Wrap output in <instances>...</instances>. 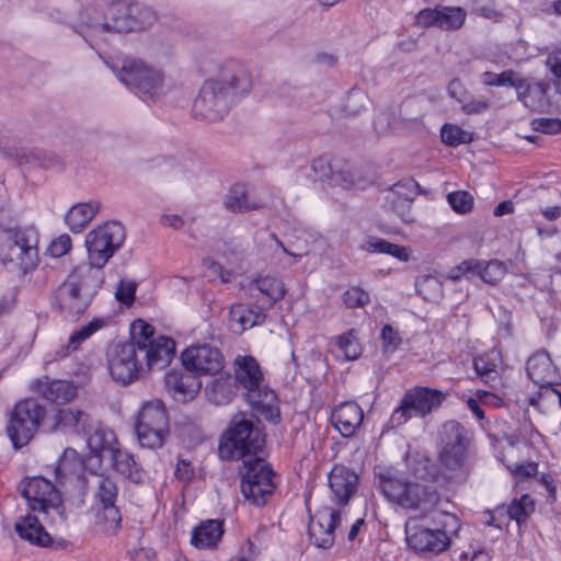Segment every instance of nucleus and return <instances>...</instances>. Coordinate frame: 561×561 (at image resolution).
Returning <instances> with one entry per match:
<instances>
[{"label": "nucleus", "instance_id": "36", "mask_svg": "<svg viewBox=\"0 0 561 561\" xmlns=\"http://www.w3.org/2000/svg\"><path fill=\"white\" fill-rule=\"evenodd\" d=\"M407 466L414 481L427 484L436 479L438 469L434 461L420 453L409 454L407 456Z\"/></svg>", "mask_w": 561, "mask_h": 561}, {"label": "nucleus", "instance_id": "55", "mask_svg": "<svg viewBox=\"0 0 561 561\" xmlns=\"http://www.w3.org/2000/svg\"><path fill=\"white\" fill-rule=\"evenodd\" d=\"M72 248V240L68 233H61L48 244L45 255L54 259L66 255Z\"/></svg>", "mask_w": 561, "mask_h": 561}, {"label": "nucleus", "instance_id": "18", "mask_svg": "<svg viewBox=\"0 0 561 561\" xmlns=\"http://www.w3.org/2000/svg\"><path fill=\"white\" fill-rule=\"evenodd\" d=\"M341 520L340 511L331 507H323L318 511L309 524V536L313 543L319 548H330L334 542V531Z\"/></svg>", "mask_w": 561, "mask_h": 561}, {"label": "nucleus", "instance_id": "34", "mask_svg": "<svg viewBox=\"0 0 561 561\" xmlns=\"http://www.w3.org/2000/svg\"><path fill=\"white\" fill-rule=\"evenodd\" d=\"M225 207L232 213H244L259 209L263 205L251 198L247 187L242 183L232 185L224 199Z\"/></svg>", "mask_w": 561, "mask_h": 561}, {"label": "nucleus", "instance_id": "1", "mask_svg": "<svg viewBox=\"0 0 561 561\" xmlns=\"http://www.w3.org/2000/svg\"><path fill=\"white\" fill-rule=\"evenodd\" d=\"M102 276L91 265L75 266L53 296V306L69 321H78L90 308L101 286Z\"/></svg>", "mask_w": 561, "mask_h": 561}, {"label": "nucleus", "instance_id": "16", "mask_svg": "<svg viewBox=\"0 0 561 561\" xmlns=\"http://www.w3.org/2000/svg\"><path fill=\"white\" fill-rule=\"evenodd\" d=\"M213 79L219 82L233 100L248 94L253 87V79L248 68L234 59L222 62L217 77Z\"/></svg>", "mask_w": 561, "mask_h": 561}, {"label": "nucleus", "instance_id": "19", "mask_svg": "<svg viewBox=\"0 0 561 561\" xmlns=\"http://www.w3.org/2000/svg\"><path fill=\"white\" fill-rule=\"evenodd\" d=\"M526 373L535 385L541 389L552 390L554 394L560 397L552 389V386L559 380V374L548 352L541 350L533 353L527 359Z\"/></svg>", "mask_w": 561, "mask_h": 561}, {"label": "nucleus", "instance_id": "60", "mask_svg": "<svg viewBox=\"0 0 561 561\" xmlns=\"http://www.w3.org/2000/svg\"><path fill=\"white\" fill-rule=\"evenodd\" d=\"M369 300V294L357 286L348 288L343 295V301L348 308L364 307Z\"/></svg>", "mask_w": 561, "mask_h": 561}, {"label": "nucleus", "instance_id": "4", "mask_svg": "<svg viewBox=\"0 0 561 561\" xmlns=\"http://www.w3.org/2000/svg\"><path fill=\"white\" fill-rule=\"evenodd\" d=\"M234 377L245 391L248 403L266 420L278 419L276 396L264 383V375L259 362L251 355H238L233 362Z\"/></svg>", "mask_w": 561, "mask_h": 561}, {"label": "nucleus", "instance_id": "31", "mask_svg": "<svg viewBox=\"0 0 561 561\" xmlns=\"http://www.w3.org/2000/svg\"><path fill=\"white\" fill-rule=\"evenodd\" d=\"M37 511L48 513L55 512L64 518L62 499L59 490L46 478L37 476Z\"/></svg>", "mask_w": 561, "mask_h": 561}, {"label": "nucleus", "instance_id": "9", "mask_svg": "<svg viewBox=\"0 0 561 561\" xmlns=\"http://www.w3.org/2000/svg\"><path fill=\"white\" fill-rule=\"evenodd\" d=\"M244 466L241 492L252 504L264 505L276 488L275 472L270 465L257 457L244 460Z\"/></svg>", "mask_w": 561, "mask_h": 561}, {"label": "nucleus", "instance_id": "17", "mask_svg": "<svg viewBox=\"0 0 561 561\" xmlns=\"http://www.w3.org/2000/svg\"><path fill=\"white\" fill-rule=\"evenodd\" d=\"M117 497V488L115 482L107 477H100L95 499L102 507V513L98 514L99 522L104 523L106 533H115L121 526V514L115 506Z\"/></svg>", "mask_w": 561, "mask_h": 561}, {"label": "nucleus", "instance_id": "21", "mask_svg": "<svg viewBox=\"0 0 561 561\" xmlns=\"http://www.w3.org/2000/svg\"><path fill=\"white\" fill-rule=\"evenodd\" d=\"M113 322L112 316H100L92 318L88 323L75 329L68 337L66 345H61L55 352L54 359H61L77 351L79 346L94 334L108 328Z\"/></svg>", "mask_w": 561, "mask_h": 561}, {"label": "nucleus", "instance_id": "23", "mask_svg": "<svg viewBox=\"0 0 561 561\" xmlns=\"http://www.w3.org/2000/svg\"><path fill=\"white\" fill-rule=\"evenodd\" d=\"M363 409L354 401H346L334 408L331 421L334 428L344 437H351L362 425Z\"/></svg>", "mask_w": 561, "mask_h": 561}, {"label": "nucleus", "instance_id": "61", "mask_svg": "<svg viewBox=\"0 0 561 561\" xmlns=\"http://www.w3.org/2000/svg\"><path fill=\"white\" fill-rule=\"evenodd\" d=\"M131 329L135 335H139L137 342H134L139 350L141 344L149 343V341L157 340L154 337V329L151 324L147 323L142 319H137L133 322Z\"/></svg>", "mask_w": 561, "mask_h": 561}, {"label": "nucleus", "instance_id": "24", "mask_svg": "<svg viewBox=\"0 0 561 561\" xmlns=\"http://www.w3.org/2000/svg\"><path fill=\"white\" fill-rule=\"evenodd\" d=\"M517 99L530 111L547 112L550 101L547 95L548 85L543 82H533L526 78H519L515 88Z\"/></svg>", "mask_w": 561, "mask_h": 561}, {"label": "nucleus", "instance_id": "27", "mask_svg": "<svg viewBox=\"0 0 561 561\" xmlns=\"http://www.w3.org/2000/svg\"><path fill=\"white\" fill-rule=\"evenodd\" d=\"M224 533L222 520L206 519L192 530L191 543L202 550L214 549L218 546Z\"/></svg>", "mask_w": 561, "mask_h": 561}, {"label": "nucleus", "instance_id": "12", "mask_svg": "<svg viewBox=\"0 0 561 561\" xmlns=\"http://www.w3.org/2000/svg\"><path fill=\"white\" fill-rule=\"evenodd\" d=\"M439 437L443 466L450 470L460 469L467 459L470 432L458 422L448 421L442 426Z\"/></svg>", "mask_w": 561, "mask_h": 561}, {"label": "nucleus", "instance_id": "57", "mask_svg": "<svg viewBox=\"0 0 561 561\" xmlns=\"http://www.w3.org/2000/svg\"><path fill=\"white\" fill-rule=\"evenodd\" d=\"M506 469L517 480H525L535 477L538 473V463L536 461H527L520 463L504 462Z\"/></svg>", "mask_w": 561, "mask_h": 561}, {"label": "nucleus", "instance_id": "11", "mask_svg": "<svg viewBox=\"0 0 561 561\" xmlns=\"http://www.w3.org/2000/svg\"><path fill=\"white\" fill-rule=\"evenodd\" d=\"M233 102L224 87L210 78L199 89L193 103V114L196 118L217 122L228 114Z\"/></svg>", "mask_w": 561, "mask_h": 561}, {"label": "nucleus", "instance_id": "52", "mask_svg": "<svg viewBox=\"0 0 561 561\" xmlns=\"http://www.w3.org/2000/svg\"><path fill=\"white\" fill-rule=\"evenodd\" d=\"M447 202L457 214L465 215L473 208V197L466 191H456L447 195Z\"/></svg>", "mask_w": 561, "mask_h": 561}, {"label": "nucleus", "instance_id": "45", "mask_svg": "<svg viewBox=\"0 0 561 561\" xmlns=\"http://www.w3.org/2000/svg\"><path fill=\"white\" fill-rule=\"evenodd\" d=\"M334 344L342 353L345 360H354L362 354L355 330H348L334 339Z\"/></svg>", "mask_w": 561, "mask_h": 561}, {"label": "nucleus", "instance_id": "44", "mask_svg": "<svg viewBox=\"0 0 561 561\" xmlns=\"http://www.w3.org/2000/svg\"><path fill=\"white\" fill-rule=\"evenodd\" d=\"M419 190L420 185L415 178H402L391 185L387 201H391L394 204V197H398L403 202H411L417 195Z\"/></svg>", "mask_w": 561, "mask_h": 561}, {"label": "nucleus", "instance_id": "38", "mask_svg": "<svg viewBox=\"0 0 561 561\" xmlns=\"http://www.w3.org/2000/svg\"><path fill=\"white\" fill-rule=\"evenodd\" d=\"M230 327L234 332H243L254 325L261 324L265 316L242 304L233 305L230 308Z\"/></svg>", "mask_w": 561, "mask_h": 561}, {"label": "nucleus", "instance_id": "26", "mask_svg": "<svg viewBox=\"0 0 561 561\" xmlns=\"http://www.w3.org/2000/svg\"><path fill=\"white\" fill-rule=\"evenodd\" d=\"M404 404L410 405L414 416H425L434 409H437L444 396L440 391L430 388H414L404 396Z\"/></svg>", "mask_w": 561, "mask_h": 561}, {"label": "nucleus", "instance_id": "51", "mask_svg": "<svg viewBox=\"0 0 561 561\" xmlns=\"http://www.w3.org/2000/svg\"><path fill=\"white\" fill-rule=\"evenodd\" d=\"M482 83L488 87H513L516 88L519 76L514 70H506L501 73L485 71L482 73Z\"/></svg>", "mask_w": 561, "mask_h": 561}, {"label": "nucleus", "instance_id": "14", "mask_svg": "<svg viewBox=\"0 0 561 561\" xmlns=\"http://www.w3.org/2000/svg\"><path fill=\"white\" fill-rule=\"evenodd\" d=\"M184 368L195 374L215 376L222 371L225 358L221 352L209 344H195L186 347L181 354Z\"/></svg>", "mask_w": 561, "mask_h": 561}, {"label": "nucleus", "instance_id": "64", "mask_svg": "<svg viewBox=\"0 0 561 561\" xmlns=\"http://www.w3.org/2000/svg\"><path fill=\"white\" fill-rule=\"evenodd\" d=\"M367 100V96L365 93L360 91H352L348 96L347 101L345 103V111L350 115H356L360 112L362 108L365 106V102Z\"/></svg>", "mask_w": 561, "mask_h": 561}, {"label": "nucleus", "instance_id": "28", "mask_svg": "<svg viewBox=\"0 0 561 561\" xmlns=\"http://www.w3.org/2000/svg\"><path fill=\"white\" fill-rule=\"evenodd\" d=\"M87 446L90 455L101 462L105 455L111 456V453L119 446V442L112 428L99 425L88 435Z\"/></svg>", "mask_w": 561, "mask_h": 561}, {"label": "nucleus", "instance_id": "8", "mask_svg": "<svg viewBox=\"0 0 561 561\" xmlns=\"http://www.w3.org/2000/svg\"><path fill=\"white\" fill-rule=\"evenodd\" d=\"M263 439L260 433H254L252 423L242 417L231 420L219 443V455L232 460L257 454Z\"/></svg>", "mask_w": 561, "mask_h": 561}, {"label": "nucleus", "instance_id": "62", "mask_svg": "<svg viewBox=\"0 0 561 561\" xmlns=\"http://www.w3.org/2000/svg\"><path fill=\"white\" fill-rule=\"evenodd\" d=\"M530 125L535 131L547 135H554L561 131V119L559 118H535Z\"/></svg>", "mask_w": 561, "mask_h": 561}, {"label": "nucleus", "instance_id": "48", "mask_svg": "<svg viewBox=\"0 0 561 561\" xmlns=\"http://www.w3.org/2000/svg\"><path fill=\"white\" fill-rule=\"evenodd\" d=\"M355 178H319L317 187L328 192L333 198H337L341 191L351 190Z\"/></svg>", "mask_w": 561, "mask_h": 561}, {"label": "nucleus", "instance_id": "32", "mask_svg": "<svg viewBox=\"0 0 561 561\" xmlns=\"http://www.w3.org/2000/svg\"><path fill=\"white\" fill-rule=\"evenodd\" d=\"M100 208L96 202H84L73 205L66 214L65 221L73 233H80L95 217Z\"/></svg>", "mask_w": 561, "mask_h": 561}, {"label": "nucleus", "instance_id": "59", "mask_svg": "<svg viewBox=\"0 0 561 561\" xmlns=\"http://www.w3.org/2000/svg\"><path fill=\"white\" fill-rule=\"evenodd\" d=\"M15 531L22 539L35 543V515L21 516L15 523Z\"/></svg>", "mask_w": 561, "mask_h": 561}, {"label": "nucleus", "instance_id": "37", "mask_svg": "<svg viewBox=\"0 0 561 561\" xmlns=\"http://www.w3.org/2000/svg\"><path fill=\"white\" fill-rule=\"evenodd\" d=\"M219 377L211 380L205 387L207 400L216 405L228 403L233 393L234 385L229 374H218Z\"/></svg>", "mask_w": 561, "mask_h": 561}, {"label": "nucleus", "instance_id": "56", "mask_svg": "<svg viewBox=\"0 0 561 561\" xmlns=\"http://www.w3.org/2000/svg\"><path fill=\"white\" fill-rule=\"evenodd\" d=\"M481 266H482V261H480V260H476V259L466 260V261L461 262L460 264H458L457 266L453 267L448 272L447 278H449L451 280H457L463 276L469 277V276L477 275V271Z\"/></svg>", "mask_w": 561, "mask_h": 561}, {"label": "nucleus", "instance_id": "33", "mask_svg": "<svg viewBox=\"0 0 561 561\" xmlns=\"http://www.w3.org/2000/svg\"><path fill=\"white\" fill-rule=\"evenodd\" d=\"M37 392L50 402L62 404L76 398L77 387L68 380H53L46 385L37 380Z\"/></svg>", "mask_w": 561, "mask_h": 561}, {"label": "nucleus", "instance_id": "39", "mask_svg": "<svg viewBox=\"0 0 561 561\" xmlns=\"http://www.w3.org/2000/svg\"><path fill=\"white\" fill-rule=\"evenodd\" d=\"M500 362V353L492 350L473 359V368L482 381L494 387L500 381L496 370Z\"/></svg>", "mask_w": 561, "mask_h": 561}, {"label": "nucleus", "instance_id": "6", "mask_svg": "<svg viewBox=\"0 0 561 561\" xmlns=\"http://www.w3.org/2000/svg\"><path fill=\"white\" fill-rule=\"evenodd\" d=\"M125 239V228L121 222L111 220L98 225L85 234L88 262L80 265H91L92 270L100 272L122 248Z\"/></svg>", "mask_w": 561, "mask_h": 561}, {"label": "nucleus", "instance_id": "29", "mask_svg": "<svg viewBox=\"0 0 561 561\" xmlns=\"http://www.w3.org/2000/svg\"><path fill=\"white\" fill-rule=\"evenodd\" d=\"M53 420V430L81 434L85 432L90 417L83 410L66 408L58 410Z\"/></svg>", "mask_w": 561, "mask_h": 561}, {"label": "nucleus", "instance_id": "58", "mask_svg": "<svg viewBox=\"0 0 561 561\" xmlns=\"http://www.w3.org/2000/svg\"><path fill=\"white\" fill-rule=\"evenodd\" d=\"M137 284L133 280L122 279L117 284L115 298L125 307H130L135 301Z\"/></svg>", "mask_w": 561, "mask_h": 561}, {"label": "nucleus", "instance_id": "46", "mask_svg": "<svg viewBox=\"0 0 561 561\" xmlns=\"http://www.w3.org/2000/svg\"><path fill=\"white\" fill-rule=\"evenodd\" d=\"M81 468V458L73 448H66L55 468L56 479L60 481L68 474H75Z\"/></svg>", "mask_w": 561, "mask_h": 561}, {"label": "nucleus", "instance_id": "47", "mask_svg": "<svg viewBox=\"0 0 561 561\" xmlns=\"http://www.w3.org/2000/svg\"><path fill=\"white\" fill-rule=\"evenodd\" d=\"M33 250L30 239L23 232H16L14 239L10 244V251L12 260H18L24 268L27 267V263L31 260V252Z\"/></svg>", "mask_w": 561, "mask_h": 561}, {"label": "nucleus", "instance_id": "54", "mask_svg": "<svg viewBox=\"0 0 561 561\" xmlns=\"http://www.w3.org/2000/svg\"><path fill=\"white\" fill-rule=\"evenodd\" d=\"M194 218L188 217L186 215H178V214H162L160 217V224L163 227H169L174 230H181L187 227V232L193 237L197 238L195 233L192 231V224L194 222Z\"/></svg>", "mask_w": 561, "mask_h": 561}, {"label": "nucleus", "instance_id": "41", "mask_svg": "<svg viewBox=\"0 0 561 561\" xmlns=\"http://www.w3.org/2000/svg\"><path fill=\"white\" fill-rule=\"evenodd\" d=\"M254 289L265 295L271 304L282 299L286 293L283 282L271 276L260 277L252 280L250 283L249 290L252 294Z\"/></svg>", "mask_w": 561, "mask_h": 561}, {"label": "nucleus", "instance_id": "13", "mask_svg": "<svg viewBox=\"0 0 561 561\" xmlns=\"http://www.w3.org/2000/svg\"><path fill=\"white\" fill-rule=\"evenodd\" d=\"M135 343H117L107 352V365L112 378L122 385H128L138 379L142 364L138 358Z\"/></svg>", "mask_w": 561, "mask_h": 561}, {"label": "nucleus", "instance_id": "20", "mask_svg": "<svg viewBox=\"0 0 561 561\" xmlns=\"http://www.w3.org/2000/svg\"><path fill=\"white\" fill-rule=\"evenodd\" d=\"M164 385L167 392L180 403L192 401L202 388V381L197 376L180 369L168 371L164 376Z\"/></svg>", "mask_w": 561, "mask_h": 561}, {"label": "nucleus", "instance_id": "3", "mask_svg": "<svg viewBox=\"0 0 561 561\" xmlns=\"http://www.w3.org/2000/svg\"><path fill=\"white\" fill-rule=\"evenodd\" d=\"M378 489L391 503L403 510L420 511L424 515L438 503L437 492L428 484L410 480L400 471L386 468L377 474Z\"/></svg>", "mask_w": 561, "mask_h": 561}, {"label": "nucleus", "instance_id": "43", "mask_svg": "<svg viewBox=\"0 0 561 561\" xmlns=\"http://www.w3.org/2000/svg\"><path fill=\"white\" fill-rule=\"evenodd\" d=\"M535 503L530 495L524 494L519 499H514L506 508L499 507L497 512L505 511L508 518L516 520L518 525L525 522L534 512Z\"/></svg>", "mask_w": 561, "mask_h": 561}, {"label": "nucleus", "instance_id": "2", "mask_svg": "<svg viewBox=\"0 0 561 561\" xmlns=\"http://www.w3.org/2000/svg\"><path fill=\"white\" fill-rule=\"evenodd\" d=\"M435 527H431L417 517H410L404 526L405 542L409 549L422 556H437L446 551L454 536L460 529V522L455 514L444 511L435 512Z\"/></svg>", "mask_w": 561, "mask_h": 561}, {"label": "nucleus", "instance_id": "40", "mask_svg": "<svg viewBox=\"0 0 561 561\" xmlns=\"http://www.w3.org/2000/svg\"><path fill=\"white\" fill-rule=\"evenodd\" d=\"M310 169L318 175H343L351 172V164L342 157L321 156L312 161Z\"/></svg>", "mask_w": 561, "mask_h": 561}, {"label": "nucleus", "instance_id": "35", "mask_svg": "<svg viewBox=\"0 0 561 561\" xmlns=\"http://www.w3.org/2000/svg\"><path fill=\"white\" fill-rule=\"evenodd\" d=\"M358 248L368 253L388 254L401 262H408L411 254L409 248L388 242L378 237H367Z\"/></svg>", "mask_w": 561, "mask_h": 561}, {"label": "nucleus", "instance_id": "63", "mask_svg": "<svg viewBox=\"0 0 561 561\" xmlns=\"http://www.w3.org/2000/svg\"><path fill=\"white\" fill-rule=\"evenodd\" d=\"M18 492L25 500L26 505L33 512L35 511V486H34V478L26 477L24 478L19 486Z\"/></svg>", "mask_w": 561, "mask_h": 561}, {"label": "nucleus", "instance_id": "50", "mask_svg": "<svg viewBox=\"0 0 561 561\" xmlns=\"http://www.w3.org/2000/svg\"><path fill=\"white\" fill-rule=\"evenodd\" d=\"M443 142L456 147L472 140V134L453 124H445L440 129Z\"/></svg>", "mask_w": 561, "mask_h": 561}, {"label": "nucleus", "instance_id": "30", "mask_svg": "<svg viewBox=\"0 0 561 561\" xmlns=\"http://www.w3.org/2000/svg\"><path fill=\"white\" fill-rule=\"evenodd\" d=\"M110 460L111 467L121 476L135 483L144 481L145 472L130 451L118 446L111 453Z\"/></svg>", "mask_w": 561, "mask_h": 561}, {"label": "nucleus", "instance_id": "10", "mask_svg": "<svg viewBox=\"0 0 561 561\" xmlns=\"http://www.w3.org/2000/svg\"><path fill=\"white\" fill-rule=\"evenodd\" d=\"M118 79L138 94L153 99L163 89V73L138 59H126L118 72Z\"/></svg>", "mask_w": 561, "mask_h": 561}, {"label": "nucleus", "instance_id": "49", "mask_svg": "<svg viewBox=\"0 0 561 561\" xmlns=\"http://www.w3.org/2000/svg\"><path fill=\"white\" fill-rule=\"evenodd\" d=\"M506 274V266L499 260L489 262L482 261V266L478 268L477 275L488 284H495L500 282Z\"/></svg>", "mask_w": 561, "mask_h": 561}, {"label": "nucleus", "instance_id": "7", "mask_svg": "<svg viewBox=\"0 0 561 561\" xmlns=\"http://www.w3.org/2000/svg\"><path fill=\"white\" fill-rule=\"evenodd\" d=\"M134 428L142 448L162 447L169 434V413L161 399L144 401L135 416Z\"/></svg>", "mask_w": 561, "mask_h": 561}, {"label": "nucleus", "instance_id": "5", "mask_svg": "<svg viewBox=\"0 0 561 561\" xmlns=\"http://www.w3.org/2000/svg\"><path fill=\"white\" fill-rule=\"evenodd\" d=\"M112 24L87 22L84 25L75 27V32L92 46L93 42L105 39L103 35L108 32L123 33L144 30L152 25L157 19L154 11L149 7L116 4L112 8Z\"/></svg>", "mask_w": 561, "mask_h": 561}, {"label": "nucleus", "instance_id": "53", "mask_svg": "<svg viewBox=\"0 0 561 561\" xmlns=\"http://www.w3.org/2000/svg\"><path fill=\"white\" fill-rule=\"evenodd\" d=\"M380 339L382 342V352L385 354L394 353L402 342L400 332L397 329H394L391 324H385L382 327L380 332Z\"/></svg>", "mask_w": 561, "mask_h": 561}, {"label": "nucleus", "instance_id": "42", "mask_svg": "<svg viewBox=\"0 0 561 561\" xmlns=\"http://www.w3.org/2000/svg\"><path fill=\"white\" fill-rule=\"evenodd\" d=\"M438 27L444 31L460 30L467 19V12L460 7L438 5Z\"/></svg>", "mask_w": 561, "mask_h": 561}, {"label": "nucleus", "instance_id": "25", "mask_svg": "<svg viewBox=\"0 0 561 561\" xmlns=\"http://www.w3.org/2000/svg\"><path fill=\"white\" fill-rule=\"evenodd\" d=\"M138 351L146 358L149 370L162 369L170 364L174 355L175 343L171 337L160 335L157 340L141 344Z\"/></svg>", "mask_w": 561, "mask_h": 561}, {"label": "nucleus", "instance_id": "15", "mask_svg": "<svg viewBox=\"0 0 561 561\" xmlns=\"http://www.w3.org/2000/svg\"><path fill=\"white\" fill-rule=\"evenodd\" d=\"M7 432L15 448L30 443L35 432V399H24L16 403Z\"/></svg>", "mask_w": 561, "mask_h": 561}, {"label": "nucleus", "instance_id": "22", "mask_svg": "<svg viewBox=\"0 0 561 561\" xmlns=\"http://www.w3.org/2000/svg\"><path fill=\"white\" fill-rule=\"evenodd\" d=\"M358 478L356 473L336 465L329 473V486L332 492V501L336 504H346L357 489Z\"/></svg>", "mask_w": 561, "mask_h": 561}]
</instances>
